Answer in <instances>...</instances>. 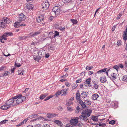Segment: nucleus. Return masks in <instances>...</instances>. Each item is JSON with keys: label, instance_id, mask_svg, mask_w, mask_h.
<instances>
[{"label": "nucleus", "instance_id": "32", "mask_svg": "<svg viewBox=\"0 0 127 127\" xmlns=\"http://www.w3.org/2000/svg\"><path fill=\"white\" fill-rule=\"evenodd\" d=\"M43 119H44L45 120V119H44L43 117H38V118H37L36 119H33V120H32L31 121H32V122H34V121H35L36 120H38L39 119L43 120Z\"/></svg>", "mask_w": 127, "mask_h": 127}, {"label": "nucleus", "instance_id": "28", "mask_svg": "<svg viewBox=\"0 0 127 127\" xmlns=\"http://www.w3.org/2000/svg\"><path fill=\"white\" fill-rule=\"evenodd\" d=\"M122 80L124 82L127 81V75H124L122 78Z\"/></svg>", "mask_w": 127, "mask_h": 127}, {"label": "nucleus", "instance_id": "42", "mask_svg": "<svg viewBox=\"0 0 127 127\" xmlns=\"http://www.w3.org/2000/svg\"><path fill=\"white\" fill-rule=\"evenodd\" d=\"M100 126L103 127H105L106 126V124L105 123H100L98 124Z\"/></svg>", "mask_w": 127, "mask_h": 127}, {"label": "nucleus", "instance_id": "36", "mask_svg": "<svg viewBox=\"0 0 127 127\" xmlns=\"http://www.w3.org/2000/svg\"><path fill=\"white\" fill-rule=\"evenodd\" d=\"M31 5V4H28L27 5L26 8L28 9H32L33 7Z\"/></svg>", "mask_w": 127, "mask_h": 127}, {"label": "nucleus", "instance_id": "9", "mask_svg": "<svg viewBox=\"0 0 127 127\" xmlns=\"http://www.w3.org/2000/svg\"><path fill=\"white\" fill-rule=\"evenodd\" d=\"M122 37L123 40H124L126 41L127 40V27L125 31L123 32Z\"/></svg>", "mask_w": 127, "mask_h": 127}, {"label": "nucleus", "instance_id": "46", "mask_svg": "<svg viewBox=\"0 0 127 127\" xmlns=\"http://www.w3.org/2000/svg\"><path fill=\"white\" fill-rule=\"evenodd\" d=\"M110 124H111L112 125L114 124L115 123V121L114 120H112L109 122V123Z\"/></svg>", "mask_w": 127, "mask_h": 127}, {"label": "nucleus", "instance_id": "49", "mask_svg": "<svg viewBox=\"0 0 127 127\" xmlns=\"http://www.w3.org/2000/svg\"><path fill=\"white\" fill-rule=\"evenodd\" d=\"M60 94H61V92L59 91H58L57 92H56V95L57 96L58 95H59Z\"/></svg>", "mask_w": 127, "mask_h": 127}, {"label": "nucleus", "instance_id": "54", "mask_svg": "<svg viewBox=\"0 0 127 127\" xmlns=\"http://www.w3.org/2000/svg\"><path fill=\"white\" fill-rule=\"evenodd\" d=\"M72 85L75 88L76 87L78 86L77 84L76 83H74Z\"/></svg>", "mask_w": 127, "mask_h": 127}, {"label": "nucleus", "instance_id": "38", "mask_svg": "<svg viewBox=\"0 0 127 127\" xmlns=\"http://www.w3.org/2000/svg\"><path fill=\"white\" fill-rule=\"evenodd\" d=\"M59 32H57V31H55L54 32V37H55L57 36H59Z\"/></svg>", "mask_w": 127, "mask_h": 127}, {"label": "nucleus", "instance_id": "43", "mask_svg": "<svg viewBox=\"0 0 127 127\" xmlns=\"http://www.w3.org/2000/svg\"><path fill=\"white\" fill-rule=\"evenodd\" d=\"M10 73V72L7 71H6L5 72L3 73L2 75L5 76H6L8 75V74Z\"/></svg>", "mask_w": 127, "mask_h": 127}, {"label": "nucleus", "instance_id": "52", "mask_svg": "<svg viewBox=\"0 0 127 127\" xmlns=\"http://www.w3.org/2000/svg\"><path fill=\"white\" fill-rule=\"evenodd\" d=\"M18 74L19 75H23V73L22 71H21L19 70L18 71Z\"/></svg>", "mask_w": 127, "mask_h": 127}, {"label": "nucleus", "instance_id": "25", "mask_svg": "<svg viewBox=\"0 0 127 127\" xmlns=\"http://www.w3.org/2000/svg\"><path fill=\"white\" fill-rule=\"evenodd\" d=\"M6 25V24L5 22H0V27H1L4 28L5 27Z\"/></svg>", "mask_w": 127, "mask_h": 127}, {"label": "nucleus", "instance_id": "19", "mask_svg": "<svg viewBox=\"0 0 127 127\" xmlns=\"http://www.w3.org/2000/svg\"><path fill=\"white\" fill-rule=\"evenodd\" d=\"M67 91V89H65L61 90L60 91L61 94H62V95H65L66 94V93Z\"/></svg>", "mask_w": 127, "mask_h": 127}, {"label": "nucleus", "instance_id": "1", "mask_svg": "<svg viewBox=\"0 0 127 127\" xmlns=\"http://www.w3.org/2000/svg\"><path fill=\"white\" fill-rule=\"evenodd\" d=\"M92 112V110L90 109H86L83 111L81 112L82 115L79 117V119L81 121L83 120L85 122H87L88 120V118Z\"/></svg>", "mask_w": 127, "mask_h": 127}, {"label": "nucleus", "instance_id": "24", "mask_svg": "<svg viewBox=\"0 0 127 127\" xmlns=\"http://www.w3.org/2000/svg\"><path fill=\"white\" fill-rule=\"evenodd\" d=\"M23 96H22V95L21 94H19L16 96H14L13 97V98L15 99H17V98H22V97H23Z\"/></svg>", "mask_w": 127, "mask_h": 127}, {"label": "nucleus", "instance_id": "7", "mask_svg": "<svg viewBox=\"0 0 127 127\" xmlns=\"http://www.w3.org/2000/svg\"><path fill=\"white\" fill-rule=\"evenodd\" d=\"M44 19V17L43 15H41L36 18V21L38 23H40L43 21Z\"/></svg>", "mask_w": 127, "mask_h": 127}, {"label": "nucleus", "instance_id": "5", "mask_svg": "<svg viewBox=\"0 0 127 127\" xmlns=\"http://www.w3.org/2000/svg\"><path fill=\"white\" fill-rule=\"evenodd\" d=\"M13 98H10L8 100H7L6 103V105L8 106H11V105L13 104V103L14 102L15 100Z\"/></svg>", "mask_w": 127, "mask_h": 127}, {"label": "nucleus", "instance_id": "50", "mask_svg": "<svg viewBox=\"0 0 127 127\" xmlns=\"http://www.w3.org/2000/svg\"><path fill=\"white\" fill-rule=\"evenodd\" d=\"M27 38V36H23V37H19V39L20 40H22V39H25V38Z\"/></svg>", "mask_w": 127, "mask_h": 127}, {"label": "nucleus", "instance_id": "41", "mask_svg": "<svg viewBox=\"0 0 127 127\" xmlns=\"http://www.w3.org/2000/svg\"><path fill=\"white\" fill-rule=\"evenodd\" d=\"M53 96L52 95H50L48 96L47 97H46V98H45L44 100V101H46L47 100H48L49 99L51 98L52 97H53Z\"/></svg>", "mask_w": 127, "mask_h": 127}, {"label": "nucleus", "instance_id": "45", "mask_svg": "<svg viewBox=\"0 0 127 127\" xmlns=\"http://www.w3.org/2000/svg\"><path fill=\"white\" fill-rule=\"evenodd\" d=\"M59 29L61 31H63L65 30V28L64 27H62V26H60Z\"/></svg>", "mask_w": 127, "mask_h": 127}, {"label": "nucleus", "instance_id": "3", "mask_svg": "<svg viewBox=\"0 0 127 127\" xmlns=\"http://www.w3.org/2000/svg\"><path fill=\"white\" fill-rule=\"evenodd\" d=\"M78 119L79 118L76 117L74 119H73L71 120L70 121V122L71 123L72 125L75 126H76V124L78 123Z\"/></svg>", "mask_w": 127, "mask_h": 127}, {"label": "nucleus", "instance_id": "39", "mask_svg": "<svg viewBox=\"0 0 127 127\" xmlns=\"http://www.w3.org/2000/svg\"><path fill=\"white\" fill-rule=\"evenodd\" d=\"M99 86V85L97 84H94L93 86V89H95L96 90L98 88Z\"/></svg>", "mask_w": 127, "mask_h": 127}, {"label": "nucleus", "instance_id": "64", "mask_svg": "<svg viewBox=\"0 0 127 127\" xmlns=\"http://www.w3.org/2000/svg\"><path fill=\"white\" fill-rule=\"evenodd\" d=\"M53 19V16H50L49 18V21H51Z\"/></svg>", "mask_w": 127, "mask_h": 127}, {"label": "nucleus", "instance_id": "11", "mask_svg": "<svg viewBox=\"0 0 127 127\" xmlns=\"http://www.w3.org/2000/svg\"><path fill=\"white\" fill-rule=\"evenodd\" d=\"M118 77V75L117 74H115L114 73H113L111 75V77H110V79L112 81H113L116 79V78Z\"/></svg>", "mask_w": 127, "mask_h": 127}, {"label": "nucleus", "instance_id": "8", "mask_svg": "<svg viewBox=\"0 0 127 127\" xmlns=\"http://www.w3.org/2000/svg\"><path fill=\"white\" fill-rule=\"evenodd\" d=\"M90 82L91 79L89 78L87 79L85 82H84V84L86 86L90 87L91 86Z\"/></svg>", "mask_w": 127, "mask_h": 127}, {"label": "nucleus", "instance_id": "26", "mask_svg": "<svg viewBox=\"0 0 127 127\" xmlns=\"http://www.w3.org/2000/svg\"><path fill=\"white\" fill-rule=\"evenodd\" d=\"M20 25H21L20 23L17 22H15L14 23V26L16 28H18V27L19 26H20Z\"/></svg>", "mask_w": 127, "mask_h": 127}, {"label": "nucleus", "instance_id": "31", "mask_svg": "<svg viewBox=\"0 0 127 127\" xmlns=\"http://www.w3.org/2000/svg\"><path fill=\"white\" fill-rule=\"evenodd\" d=\"M40 33V32L39 31L36 32L33 34H31V36L32 37H34L35 36L39 34Z\"/></svg>", "mask_w": 127, "mask_h": 127}, {"label": "nucleus", "instance_id": "53", "mask_svg": "<svg viewBox=\"0 0 127 127\" xmlns=\"http://www.w3.org/2000/svg\"><path fill=\"white\" fill-rule=\"evenodd\" d=\"M93 73V72L92 71H90L88 72V74L89 75H91Z\"/></svg>", "mask_w": 127, "mask_h": 127}, {"label": "nucleus", "instance_id": "30", "mask_svg": "<svg viewBox=\"0 0 127 127\" xmlns=\"http://www.w3.org/2000/svg\"><path fill=\"white\" fill-rule=\"evenodd\" d=\"M107 69V68H104L102 69L99 70L97 71V73H101L102 72H104L106 71Z\"/></svg>", "mask_w": 127, "mask_h": 127}, {"label": "nucleus", "instance_id": "23", "mask_svg": "<svg viewBox=\"0 0 127 127\" xmlns=\"http://www.w3.org/2000/svg\"><path fill=\"white\" fill-rule=\"evenodd\" d=\"M48 95V94L47 93H45L44 94H41L39 97V98L41 99H43Z\"/></svg>", "mask_w": 127, "mask_h": 127}, {"label": "nucleus", "instance_id": "63", "mask_svg": "<svg viewBox=\"0 0 127 127\" xmlns=\"http://www.w3.org/2000/svg\"><path fill=\"white\" fill-rule=\"evenodd\" d=\"M42 127H50V126L48 124H45Z\"/></svg>", "mask_w": 127, "mask_h": 127}, {"label": "nucleus", "instance_id": "6", "mask_svg": "<svg viewBox=\"0 0 127 127\" xmlns=\"http://www.w3.org/2000/svg\"><path fill=\"white\" fill-rule=\"evenodd\" d=\"M26 99V97L25 96H23V97H22V98H18L16 101V104H15V105H16L19 104L23 101H24Z\"/></svg>", "mask_w": 127, "mask_h": 127}, {"label": "nucleus", "instance_id": "17", "mask_svg": "<svg viewBox=\"0 0 127 127\" xmlns=\"http://www.w3.org/2000/svg\"><path fill=\"white\" fill-rule=\"evenodd\" d=\"M84 101V103L85 105H90L92 103L90 99H88L85 100Z\"/></svg>", "mask_w": 127, "mask_h": 127}, {"label": "nucleus", "instance_id": "15", "mask_svg": "<svg viewBox=\"0 0 127 127\" xmlns=\"http://www.w3.org/2000/svg\"><path fill=\"white\" fill-rule=\"evenodd\" d=\"M99 96L97 94H95L92 95V98L93 100H96Z\"/></svg>", "mask_w": 127, "mask_h": 127}, {"label": "nucleus", "instance_id": "20", "mask_svg": "<svg viewBox=\"0 0 127 127\" xmlns=\"http://www.w3.org/2000/svg\"><path fill=\"white\" fill-rule=\"evenodd\" d=\"M76 98L77 100H80V95L79 91H78L76 94Z\"/></svg>", "mask_w": 127, "mask_h": 127}, {"label": "nucleus", "instance_id": "56", "mask_svg": "<svg viewBox=\"0 0 127 127\" xmlns=\"http://www.w3.org/2000/svg\"><path fill=\"white\" fill-rule=\"evenodd\" d=\"M15 66H16L17 67H19L21 66V64H17L16 63H15Z\"/></svg>", "mask_w": 127, "mask_h": 127}, {"label": "nucleus", "instance_id": "59", "mask_svg": "<svg viewBox=\"0 0 127 127\" xmlns=\"http://www.w3.org/2000/svg\"><path fill=\"white\" fill-rule=\"evenodd\" d=\"M2 36H3L5 37V38L6 37H7V32H5L4 33V34H3Z\"/></svg>", "mask_w": 127, "mask_h": 127}, {"label": "nucleus", "instance_id": "22", "mask_svg": "<svg viewBox=\"0 0 127 127\" xmlns=\"http://www.w3.org/2000/svg\"><path fill=\"white\" fill-rule=\"evenodd\" d=\"M9 107L10 106H8L7 105H4L2 106L0 108L1 109L3 110H6L8 109Z\"/></svg>", "mask_w": 127, "mask_h": 127}, {"label": "nucleus", "instance_id": "33", "mask_svg": "<svg viewBox=\"0 0 127 127\" xmlns=\"http://www.w3.org/2000/svg\"><path fill=\"white\" fill-rule=\"evenodd\" d=\"M91 118L94 121H97L98 120V118L97 116H93Z\"/></svg>", "mask_w": 127, "mask_h": 127}, {"label": "nucleus", "instance_id": "35", "mask_svg": "<svg viewBox=\"0 0 127 127\" xmlns=\"http://www.w3.org/2000/svg\"><path fill=\"white\" fill-rule=\"evenodd\" d=\"M93 67L92 66H88L86 68V70L88 71L92 69Z\"/></svg>", "mask_w": 127, "mask_h": 127}, {"label": "nucleus", "instance_id": "29", "mask_svg": "<svg viewBox=\"0 0 127 127\" xmlns=\"http://www.w3.org/2000/svg\"><path fill=\"white\" fill-rule=\"evenodd\" d=\"M10 20L8 18H7V17L5 18L4 20V22L6 23V24L7 23L9 24L10 23Z\"/></svg>", "mask_w": 127, "mask_h": 127}, {"label": "nucleus", "instance_id": "57", "mask_svg": "<svg viewBox=\"0 0 127 127\" xmlns=\"http://www.w3.org/2000/svg\"><path fill=\"white\" fill-rule=\"evenodd\" d=\"M81 81V79H80L77 80L76 81V83H80Z\"/></svg>", "mask_w": 127, "mask_h": 127}, {"label": "nucleus", "instance_id": "10", "mask_svg": "<svg viewBox=\"0 0 127 127\" xmlns=\"http://www.w3.org/2000/svg\"><path fill=\"white\" fill-rule=\"evenodd\" d=\"M25 15L23 13H21L19 15V19L20 21H22L25 20Z\"/></svg>", "mask_w": 127, "mask_h": 127}, {"label": "nucleus", "instance_id": "4", "mask_svg": "<svg viewBox=\"0 0 127 127\" xmlns=\"http://www.w3.org/2000/svg\"><path fill=\"white\" fill-rule=\"evenodd\" d=\"M49 5V2L47 1L43 2L42 4V8L44 10H46L48 8Z\"/></svg>", "mask_w": 127, "mask_h": 127}, {"label": "nucleus", "instance_id": "34", "mask_svg": "<svg viewBox=\"0 0 127 127\" xmlns=\"http://www.w3.org/2000/svg\"><path fill=\"white\" fill-rule=\"evenodd\" d=\"M71 21L73 24H76L78 23L77 21L76 20L71 19Z\"/></svg>", "mask_w": 127, "mask_h": 127}, {"label": "nucleus", "instance_id": "62", "mask_svg": "<svg viewBox=\"0 0 127 127\" xmlns=\"http://www.w3.org/2000/svg\"><path fill=\"white\" fill-rule=\"evenodd\" d=\"M34 116V115L33 114L29 116L28 118H29L30 119L34 118L33 117Z\"/></svg>", "mask_w": 127, "mask_h": 127}, {"label": "nucleus", "instance_id": "47", "mask_svg": "<svg viewBox=\"0 0 127 127\" xmlns=\"http://www.w3.org/2000/svg\"><path fill=\"white\" fill-rule=\"evenodd\" d=\"M113 68L114 69H116L117 70H118V69L119 68V67L117 65H116L113 66Z\"/></svg>", "mask_w": 127, "mask_h": 127}, {"label": "nucleus", "instance_id": "48", "mask_svg": "<svg viewBox=\"0 0 127 127\" xmlns=\"http://www.w3.org/2000/svg\"><path fill=\"white\" fill-rule=\"evenodd\" d=\"M67 104H68V105L70 106L73 104V102H72V101H70V100H69L67 102Z\"/></svg>", "mask_w": 127, "mask_h": 127}, {"label": "nucleus", "instance_id": "55", "mask_svg": "<svg viewBox=\"0 0 127 127\" xmlns=\"http://www.w3.org/2000/svg\"><path fill=\"white\" fill-rule=\"evenodd\" d=\"M7 35L8 36H11L13 35V33L11 32H7Z\"/></svg>", "mask_w": 127, "mask_h": 127}, {"label": "nucleus", "instance_id": "18", "mask_svg": "<svg viewBox=\"0 0 127 127\" xmlns=\"http://www.w3.org/2000/svg\"><path fill=\"white\" fill-rule=\"evenodd\" d=\"M41 57H40L39 56H34L33 59L34 60L38 62L39 61L40 59L41 58Z\"/></svg>", "mask_w": 127, "mask_h": 127}, {"label": "nucleus", "instance_id": "12", "mask_svg": "<svg viewBox=\"0 0 127 127\" xmlns=\"http://www.w3.org/2000/svg\"><path fill=\"white\" fill-rule=\"evenodd\" d=\"M79 103L83 108L85 109L87 108V106L84 102L81 100H79Z\"/></svg>", "mask_w": 127, "mask_h": 127}, {"label": "nucleus", "instance_id": "27", "mask_svg": "<svg viewBox=\"0 0 127 127\" xmlns=\"http://www.w3.org/2000/svg\"><path fill=\"white\" fill-rule=\"evenodd\" d=\"M6 40V38L3 36H0V42L3 43Z\"/></svg>", "mask_w": 127, "mask_h": 127}, {"label": "nucleus", "instance_id": "44", "mask_svg": "<svg viewBox=\"0 0 127 127\" xmlns=\"http://www.w3.org/2000/svg\"><path fill=\"white\" fill-rule=\"evenodd\" d=\"M80 107L79 106H77L76 109V112L77 113H78L80 111Z\"/></svg>", "mask_w": 127, "mask_h": 127}, {"label": "nucleus", "instance_id": "13", "mask_svg": "<svg viewBox=\"0 0 127 127\" xmlns=\"http://www.w3.org/2000/svg\"><path fill=\"white\" fill-rule=\"evenodd\" d=\"M88 94V92L83 91L81 94V96L82 98H84L87 96Z\"/></svg>", "mask_w": 127, "mask_h": 127}, {"label": "nucleus", "instance_id": "14", "mask_svg": "<svg viewBox=\"0 0 127 127\" xmlns=\"http://www.w3.org/2000/svg\"><path fill=\"white\" fill-rule=\"evenodd\" d=\"M100 82L102 83H105L107 81L106 77L105 76H101L100 77Z\"/></svg>", "mask_w": 127, "mask_h": 127}, {"label": "nucleus", "instance_id": "16", "mask_svg": "<svg viewBox=\"0 0 127 127\" xmlns=\"http://www.w3.org/2000/svg\"><path fill=\"white\" fill-rule=\"evenodd\" d=\"M54 122L56 124L60 126V127H62L63 126V124L62 122L59 120H55V121Z\"/></svg>", "mask_w": 127, "mask_h": 127}, {"label": "nucleus", "instance_id": "21", "mask_svg": "<svg viewBox=\"0 0 127 127\" xmlns=\"http://www.w3.org/2000/svg\"><path fill=\"white\" fill-rule=\"evenodd\" d=\"M56 116V114H55L49 113L47 114V116L48 118H53Z\"/></svg>", "mask_w": 127, "mask_h": 127}, {"label": "nucleus", "instance_id": "58", "mask_svg": "<svg viewBox=\"0 0 127 127\" xmlns=\"http://www.w3.org/2000/svg\"><path fill=\"white\" fill-rule=\"evenodd\" d=\"M65 85L67 86L68 87L70 86V84L68 83L67 82H65Z\"/></svg>", "mask_w": 127, "mask_h": 127}, {"label": "nucleus", "instance_id": "40", "mask_svg": "<svg viewBox=\"0 0 127 127\" xmlns=\"http://www.w3.org/2000/svg\"><path fill=\"white\" fill-rule=\"evenodd\" d=\"M29 120V118H27L26 119H25L23 121L21 122V123H22L23 125L25 124Z\"/></svg>", "mask_w": 127, "mask_h": 127}, {"label": "nucleus", "instance_id": "60", "mask_svg": "<svg viewBox=\"0 0 127 127\" xmlns=\"http://www.w3.org/2000/svg\"><path fill=\"white\" fill-rule=\"evenodd\" d=\"M121 15L120 14H119L116 17V19H120L121 17Z\"/></svg>", "mask_w": 127, "mask_h": 127}, {"label": "nucleus", "instance_id": "51", "mask_svg": "<svg viewBox=\"0 0 127 127\" xmlns=\"http://www.w3.org/2000/svg\"><path fill=\"white\" fill-rule=\"evenodd\" d=\"M121 43L122 42L121 40H119L117 42V44L118 46L121 45H122Z\"/></svg>", "mask_w": 127, "mask_h": 127}, {"label": "nucleus", "instance_id": "37", "mask_svg": "<svg viewBox=\"0 0 127 127\" xmlns=\"http://www.w3.org/2000/svg\"><path fill=\"white\" fill-rule=\"evenodd\" d=\"M8 121L7 120H4L0 122V125H1V124H5L6 123H7Z\"/></svg>", "mask_w": 127, "mask_h": 127}, {"label": "nucleus", "instance_id": "2", "mask_svg": "<svg viewBox=\"0 0 127 127\" xmlns=\"http://www.w3.org/2000/svg\"><path fill=\"white\" fill-rule=\"evenodd\" d=\"M60 11V7L58 6H55L53 8L52 13H54L55 16H57L59 14Z\"/></svg>", "mask_w": 127, "mask_h": 127}, {"label": "nucleus", "instance_id": "61", "mask_svg": "<svg viewBox=\"0 0 127 127\" xmlns=\"http://www.w3.org/2000/svg\"><path fill=\"white\" fill-rule=\"evenodd\" d=\"M16 69V68L15 67H14L12 69H11V72L12 73H14V70Z\"/></svg>", "mask_w": 127, "mask_h": 127}]
</instances>
